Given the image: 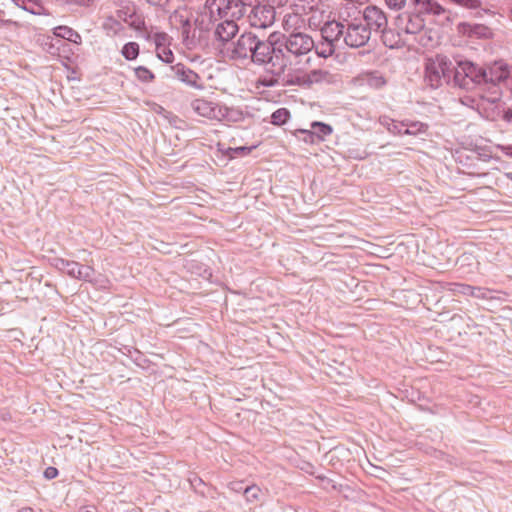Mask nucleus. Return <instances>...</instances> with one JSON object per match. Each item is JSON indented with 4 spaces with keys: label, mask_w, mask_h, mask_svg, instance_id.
Segmentation results:
<instances>
[{
    "label": "nucleus",
    "mask_w": 512,
    "mask_h": 512,
    "mask_svg": "<svg viewBox=\"0 0 512 512\" xmlns=\"http://www.w3.org/2000/svg\"><path fill=\"white\" fill-rule=\"evenodd\" d=\"M53 34L60 39H65L74 44H81L82 38L80 34L68 26H57L53 29Z\"/></svg>",
    "instance_id": "393cba45"
},
{
    "label": "nucleus",
    "mask_w": 512,
    "mask_h": 512,
    "mask_svg": "<svg viewBox=\"0 0 512 512\" xmlns=\"http://www.w3.org/2000/svg\"><path fill=\"white\" fill-rule=\"evenodd\" d=\"M346 1L349 2V3L352 2V0H346Z\"/></svg>",
    "instance_id": "864d4df0"
},
{
    "label": "nucleus",
    "mask_w": 512,
    "mask_h": 512,
    "mask_svg": "<svg viewBox=\"0 0 512 512\" xmlns=\"http://www.w3.org/2000/svg\"><path fill=\"white\" fill-rule=\"evenodd\" d=\"M310 128H332L331 125L321 122V121H313L310 124Z\"/></svg>",
    "instance_id": "c03bdc74"
},
{
    "label": "nucleus",
    "mask_w": 512,
    "mask_h": 512,
    "mask_svg": "<svg viewBox=\"0 0 512 512\" xmlns=\"http://www.w3.org/2000/svg\"><path fill=\"white\" fill-rule=\"evenodd\" d=\"M414 39L424 48H432L438 41L437 32L433 29L427 28L426 25H424V29H422Z\"/></svg>",
    "instance_id": "b1692460"
},
{
    "label": "nucleus",
    "mask_w": 512,
    "mask_h": 512,
    "mask_svg": "<svg viewBox=\"0 0 512 512\" xmlns=\"http://www.w3.org/2000/svg\"><path fill=\"white\" fill-rule=\"evenodd\" d=\"M492 76L498 79L497 88L484 94L482 98L491 104L497 103L502 97V89L505 88L512 93V66L504 63L503 66H496L492 70Z\"/></svg>",
    "instance_id": "0eeeda50"
},
{
    "label": "nucleus",
    "mask_w": 512,
    "mask_h": 512,
    "mask_svg": "<svg viewBox=\"0 0 512 512\" xmlns=\"http://www.w3.org/2000/svg\"><path fill=\"white\" fill-rule=\"evenodd\" d=\"M352 29V23L347 22L346 25H344L341 22L338 21H327L325 24L320 28L321 35L324 41L333 43L337 45V43L340 41L341 37L344 35L343 41L346 43L347 46L352 47V41H350L351 34L350 30Z\"/></svg>",
    "instance_id": "1a4fd4ad"
},
{
    "label": "nucleus",
    "mask_w": 512,
    "mask_h": 512,
    "mask_svg": "<svg viewBox=\"0 0 512 512\" xmlns=\"http://www.w3.org/2000/svg\"><path fill=\"white\" fill-rule=\"evenodd\" d=\"M43 1L44 0H13L16 6L34 15L41 14Z\"/></svg>",
    "instance_id": "a878e982"
},
{
    "label": "nucleus",
    "mask_w": 512,
    "mask_h": 512,
    "mask_svg": "<svg viewBox=\"0 0 512 512\" xmlns=\"http://www.w3.org/2000/svg\"><path fill=\"white\" fill-rule=\"evenodd\" d=\"M328 73L323 70H312L307 76L286 75L283 78L285 85H305L320 82L326 78Z\"/></svg>",
    "instance_id": "6ab92c4d"
},
{
    "label": "nucleus",
    "mask_w": 512,
    "mask_h": 512,
    "mask_svg": "<svg viewBox=\"0 0 512 512\" xmlns=\"http://www.w3.org/2000/svg\"><path fill=\"white\" fill-rule=\"evenodd\" d=\"M242 3L239 0H211L207 8L214 13H218L220 18L228 16L241 17L242 16Z\"/></svg>",
    "instance_id": "2eb2a0df"
},
{
    "label": "nucleus",
    "mask_w": 512,
    "mask_h": 512,
    "mask_svg": "<svg viewBox=\"0 0 512 512\" xmlns=\"http://www.w3.org/2000/svg\"><path fill=\"white\" fill-rule=\"evenodd\" d=\"M243 15H247L250 25L255 28L270 27L275 21V9L269 4L251 5L242 3Z\"/></svg>",
    "instance_id": "423d86ee"
},
{
    "label": "nucleus",
    "mask_w": 512,
    "mask_h": 512,
    "mask_svg": "<svg viewBox=\"0 0 512 512\" xmlns=\"http://www.w3.org/2000/svg\"><path fill=\"white\" fill-rule=\"evenodd\" d=\"M451 290L456 294H462L470 296V292L472 291V286L467 284H453V288Z\"/></svg>",
    "instance_id": "e433bc0d"
},
{
    "label": "nucleus",
    "mask_w": 512,
    "mask_h": 512,
    "mask_svg": "<svg viewBox=\"0 0 512 512\" xmlns=\"http://www.w3.org/2000/svg\"><path fill=\"white\" fill-rule=\"evenodd\" d=\"M166 76L168 78H177L186 85L196 89L203 88L200 76L182 63L171 66Z\"/></svg>",
    "instance_id": "4468645a"
},
{
    "label": "nucleus",
    "mask_w": 512,
    "mask_h": 512,
    "mask_svg": "<svg viewBox=\"0 0 512 512\" xmlns=\"http://www.w3.org/2000/svg\"><path fill=\"white\" fill-rule=\"evenodd\" d=\"M335 46V44L325 41L320 45H315L313 49H315L317 56L327 58L334 53Z\"/></svg>",
    "instance_id": "2f4dec72"
},
{
    "label": "nucleus",
    "mask_w": 512,
    "mask_h": 512,
    "mask_svg": "<svg viewBox=\"0 0 512 512\" xmlns=\"http://www.w3.org/2000/svg\"><path fill=\"white\" fill-rule=\"evenodd\" d=\"M18 512H34V510L31 507H23L19 509Z\"/></svg>",
    "instance_id": "de8ad7c7"
},
{
    "label": "nucleus",
    "mask_w": 512,
    "mask_h": 512,
    "mask_svg": "<svg viewBox=\"0 0 512 512\" xmlns=\"http://www.w3.org/2000/svg\"><path fill=\"white\" fill-rule=\"evenodd\" d=\"M312 15L308 18V24H309V27H313V28H318L320 27V24L322 22V14L323 12L321 11L319 15H316V11L314 12H311Z\"/></svg>",
    "instance_id": "4c0bfd02"
},
{
    "label": "nucleus",
    "mask_w": 512,
    "mask_h": 512,
    "mask_svg": "<svg viewBox=\"0 0 512 512\" xmlns=\"http://www.w3.org/2000/svg\"><path fill=\"white\" fill-rule=\"evenodd\" d=\"M258 144H253L251 146H240V147H229L225 151V155L228 156L229 159H234L236 157L248 155L253 149H255Z\"/></svg>",
    "instance_id": "c756f323"
},
{
    "label": "nucleus",
    "mask_w": 512,
    "mask_h": 512,
    "mask_svg": "<svg viewBox=\"0 0 512 512\" xmlns=\"http://www.w3.org/2000/svg\"><path fill=\"white\" fill-rule=\"evenodd\" d=\"M385 77L377 70L361 71L354 77V85L364 86L367 85L372 89H380L386 85Z\"/></svg>",
    "instance_id": "f3484780"
},
{
    "label": "nucleus",
    "mask_w": 512,
    "mask_h": 512,
    "mask_svg": "<svg viewBox=\"0 0 512 512\" xmlns=\"http://www.w3.org/2000/svg\"><path fill=\"white\" fill-rule=\"evenodd\" d=\"M91 283L94 286H96L97 288H100V289H108L110 287V284H111L109 279L106 278L103 275H99L96 278L92 277V282Z\"/></svg>",
    "instance_id": "f704fd0d"
},
{
    "label": "nucleus",
    "mask_w": 512,
    "mask_h": 512,
    "mask_svg": "<svg viewBox=\"0 0 512 512\" xmlns=\"http://www.w3.org/2000/svg\"><path fill=\"white\" fill-rule=\"evenodd\" d=\"M275 35L271 34L268 38L259 37V43L252 44L248 59L255 65H269L273 75H280L285 70L284 51L281 46H277Z\"/></svg>",
    "instance_id": "f03ea898"
},
{
    "label": "nucleus",
    "mask_w": 512,
    "mask_h": 512,
    "mask_svg": "<svg viewBox=\"0 0 512 512\" xmlns=\"http://www.w3.org/2000/svg\"><path fill=\"white\" fill-rule=\"evenodd\" d=\"M57 476H58V470H57V468H55V467H52V466L47 467V468L45 469V471H44V477H45L46 479L51 480V479L56 478Z\"/></svg>",
    "instance_id": "37998d69"
},
{
    "label": "nucleus",
    "mask_w": 512,
    "mask_h": 512,
    "mask_svg": "<svg viewBox=\"0 0 512 512\" xmlns=\"http://www.w3.org/2000/svg\"><path fill=\"white\" fill-rule=\"evenodd\" d=\"M504 62L496 61L492 65L483 68L478 67L470 61H459L457 67L454 66L453 84L465 90H472L477 85H487L488 92L497 88L498 79L492 76V70L496 66H503Z\"/></svg>",
    "instance_id": "f257e3e1"
},
{
    "label": "nucleus",
    "mask_w": 512,
    "mask_h": 512,
    "mask_svg": "<svg viewBox=\"0 0 512 512\" xmlns=\"http://www.w3.org/2000/svg\"><path fill=\"white\" fill-rule=\"evenodd\" d=\"M317 133L313 130H295L294 135L297 139L310 144L320 143L324 140V136L330 134L333 130H319Z\"/></svg>",
    "instance_id": "412c9836"
},
{
    "label": "nucleus",
    "mask_w": 512,
    "mask_h": 512,
    "mask_svg": "<svg viewBox=\"0 0 512 512\" xmlns=\"http://www.w3.org/2000/svg\"><path fill=\"white\" fill-rule=\"evenodd\" d=\"M368 0H354V3H359V4H363L365 2H367Z\"/></svg>",
    "instance_id": "09e8293b"
},
{
    "label": "nucleus",
    "mask_w": 512,
    "mask_h": 512,
    "mask_svg": "<svg viewBox=\"0 0 512 512\" xmlns=\"http://www.w3.org/2000/svg\"><path fill=\"white\" fill-rule=\"evenodd\" d=\"M380 60L377 52L371 49H361L354 52V62L357 66L362 65H375Z\"/></svg>",
    "instance_id": "5701e85b"
},
{
    "label": "nucleus",
    "mask_w": 512,
    "mask_h": 512,
    "mask_svg": "<svg viewBox=\"0 0 512 512\" xmlns=\"http://www.w3.org/2000/svg\"><path fill=\"white\" fill-rule=\"evenodd\" d=\"M453 71L454 65L448 57L436 55L426 61L424 80L431 88H438L453 82Z\"/></svg>",
    "instance_id": "39448f33"
},
{
    "label": "nucleus",
    "mask_w": 512,
    "mask_h": 512,
    "mask_svg": "<svg viewBox=\"0 0 512 512\" xmlns=\"http://www.w3.org/2000/svg\"><path fill=\"white\" fill-rule=\"evenodd\" d=\"M503 118L509 124H512V108H509L504 112Z\"/></svg>",
    "instance_id": "a18cd8bd"
},
{
    "label": "nucleus",
    "mask_w": 512,
    "mask_h": 512,
    "mask_svg": "<svg viewBox=\"0 0 512 512\" xmlns=\"http://www.w3.org/2000/svg\"><path fill=\"white\" fill-rule=\"evenodd\" d=\"M385 2L390 9L399 10L405 5L406 0H385Z\"/></svg>",
    "instance_id": "79ce46f5"
},
{
    "label": "nucleus",
    "mask_w": 512,
    "mask_h": 512,
    "mask_svg": "<svg viewBox=\"0 0 512 512\" xmlns=\"http://www.w3.org/2000/svg\"><path fill=\"white\" fill-rule=\"evenodd\" d=\"M491 293L492 291L490 289L472 286L470 296L478 299H489L491 298Z\"/></svg>",
    "instance_id": "473e14b6"
},
{
    "label": "nucleus",
    "mask_w": 512,
    "mask_h": 512,
    "mask_svg": "<svg viewBox=\"0 0 512 512\" xmlns=\"http://www.w3.org/2000/svg\"><path fill=\"white\" fill-rule=\"evenodd\" d=\"M139 51V44L131 41L124 44L121 50V54L126 60L132 61L138 57Z\"/></svg>",
    "instance_id": "c85d7f7f"
},
{
    "label": "nucleus",
    "mask_w": 512,
    "mask_h": 512,
    "mask_svg": "<svg viewBox=\"0 0 512 512\" xmlns=\"http://www.w3.org/2000/svg\"><path fill=\"white\" fill-rule=\"evenodd\" d=\"M192 106L200 116L208 119L221 120L225 115L222 107L204 99H196Z\"/></svg>",
    "instance_id": "a211bd4d"
},
{
    "label": "nucleus",
    "mask_w": 512,
    "mask_h": 512,
    "mask_svg": "<svg viewBox=\"0 0 512 512\" xmlns=\"http://www.w3.org/2000/svg\"><path fill=\"white\" fill-rule=\"evenodd\" d=\"M190 15L191 12L187 8H181L175 10L170 16V20L176 25H179L183 43L187 46L195 45L196 43L195 30L192 28Z\"/></svg>",
    "instance_id": "9b49d317"
},
{
    "label": "nucleus",
    "mask_w": 512,
    "mask_h": 512,
    "mask_svg": "<svg viewBox=\"0 0 512 512\" xmlns=\"http://www.w3.org/2000/svg\"><path fill=\"white\" fill-rule=\"evenodd\" d=\"M372 31L362 21L354 22V48L365 45L370 37Z\"/></svg>",
    "instance_id": "4be33fe9"
},
{
    "label": "nucleus",
    "mask_w": 512,
    "mask_h": 512,
    "mask_svg": "<svg viewBox=\"0 0 512 512\" xmlns=\"http://www.w3.org/2000/svg\"><path fill=\"white\" fill-rule=\"evenodd\" d=\"M157 56L161 61L168 64L172 63L174 60V55L172 51L168 48H163L161 51H158Z\"/></svg>",
    "instance_id": "c9c22d12"
},
{
    "label": "nucleus",
    "mask_w": 512,
    "mask_h": 512,
    "mask_svg": "<svg viewBox=\"0 0 512 512\" xmlns=\"http://www.w3.org/2000/svg\"><path fill=\"white\" fill-rule=\"evenodd\" d=\"M136 78L142 83H151L155 79V74L145 66L134 68Z\"/></svg>",
    "instance_id": "7c9ffc66"
},
{
    "label": "nucleus",
    "mask_w": 512,
    "mask_h": 512,
    "mask_svg": "<svg viewBox=\"0 0 512 512\" xmlns=\"http://www.w3.org/2000/svg\"><path fill=\"white\" fill-rule=\"evenodd\" d=\"M277 46H281L284 51L285 68L291 65L293 60L299 63L300 58L308 55L315 47L314 40L308 34L303 32H291L283 35V41L276 40Z\"/></svg>",
    "instance_id": "20e7f679"
},
{
    "label": "nucleus",
    "mask_w": 512,
    "mask_h": 512,
    "mask_svg": "<svg viewBox=\"0 0 512 512\" xmlns=\"http://www.w3.org/2000/svg\"><path fill=\"white\" fill-rule=\"evenodd\" d=\"M53 265L56 269L69 277L85 282H92V276L95 274V270L92 266H84L76 261L63 258H55Z\"/></svg>",
    "instance_id": "6e6552de"
},
{
    "label": "nucleus",
    "mask_w": 512,
    "mask_h": 512,
    "mask_svg": "<svg viewBox=\"0 0 512 512\" xmlns=\"http://www.w3.org/2000/svg\"><path fill=\"white\" fill-rule=\"evenodd\" d=\"M290 118V111L287 108H279L270 116V123L275 126H282L287 123Z\"/></svg>",
    "instance_id": "cd10ccee"
},
{
    "label": "nucleus",
    "mask_w": 512,
    "mask_h": 512,
    "mask_svg": "<svg viewBox=\"0 0 512 512\" xmlns=\"http://www.w3.org/2000/svg\"><path fill=\"white\" fill-rule=\"evenodd\" d=\"M503 151L505 152L506 155H511L512 156V146H505V147H502Z\"/></svg>",
    "instance_id": "49530a36"
},
{
    "label": "nucleus",
    "mask_w": 512,
    "mask_h": 512,
    "mask_svg": "<svg viewBox=\"0 0 512 512\" xmlns=\"http://www.w3.org/2000/svg\"><path fill=\"white\" fill-rule=\"evenodd\" d=\"M212 15L213 13L209 10V12L199 14L194 20L196 40L199 42L207 41L209 39L208 34L213 33L216 20H213Z\"/></svg>",
    "instance_id": "dca6fc26"
},
{
    "label": "nucleus",
    "mask_w": 512,
    "mask_h": 512,
    "mask_svg": "<svg viewBox=\"0 0 512 512\" xmlns=\"http://www.w3.org/2000/svg\"><path fill=\"white\" fill-rule=\"evenodd\" d=\"M258 82H259L260 85H262L264 87H273V86H275L278 83V80L274 76H272V77H261V78H259Z\"/></svg>",
    "instance_id": "ea45409f"
},
{
    "label": "nucleus",
    "mask_w": 512,
    "mask_h": 512,
    "mask_svg": "<svg viewBox=\"0 0 512 512\" xmlns=\"http://www.w3.org/2000/svg\"><path fill=\"white\" fill-rule=\"evenodd\" d=\"M362 21L373 32H380L388 25L387 16L376 6H367L363 11L354 13V22Z\"/></svg>",
    "instance_id": "9d476101"
},
{
    "label": "nucleus",
    "mask_w": 512,
    "mask_h": 512,
    "mask_svg": "<svg viewBox=\"0 0 512 512\" xmlns=\"http://www.w3.org/2000/svg\"><path fill=\"white\" fill-rule=\"evenodd\" d=\"M243 494L246 502L251 504L259 502L263 495L261 488L256 484L245 487Z\"/></svg>",
    "instance_id": "bb28decb"
},
{
    "label": "nucleus",
    "mask_w": 512,
    "mask_h": 512,
    "mask_svg": "<svg viewBox=\"0 0 512 512\" xmlns=\"http://www.w3.org/2000/svg\"><path fill=\"white\" fill-rule=\"evenodd\" d=\"M455 3L468 8V9H477L480 7L481 3L479 0H454Z\"/></svg>",
    "instance_id": "58836bf2"
},
{
    "label": "nucleus",
    "mask_w": 512,
    "mask_h": 512,
    "mask_svg": "<svg viewBox=\"0 0 512 512\" xmlns=\"http://www.w3.org/2000/svg\"><path fill=\"white\" fill-rule=\"evenodd\" d=\"M355 288L359 289L360 288V284H356Z\"/></svg>",
    "instance_id": "603ef678"
},
{
    "label": "nucleus",
    "mask_w": 512,
    "mask_h": 512,
    "mask_svg": "<svg viewBox=\"0 0 512 512\" xmlns=\"http://www.w3.org/2000/svg\"><path fill=\"white\" fill-rule=\"evenodd\" d=\"M239 27L233 20H221L216 22L212 33L213 44L218 48H224L237 35Z\"/></svg>",
    "instance_id": "f8f14e48"
},
{
    "label": "nucleus",
    "mask_w": 512,
    "mask_h": 512,
    "mask_svg": "<svg viewBox=\"0 0 512 512\" xmlns=\"http://www.w3.org/2000/svg\"><path fill=\"white\" fill-rule=\"evenodd\" d=\"M303 3L302 9L305 13H307V10L309 12L319 11V4L322 0H299Z\"/></svg>",
    "instance_id": "72a5a7b5"
},
{
    "label": "nucleus",
    "mask_w": 512,
    "mask_h": 512,
    "mask_svg": "<svg viewBox=\"0 0 512 512\" xmlns=\"http://www.w3.org/2000/svg\"><path fill=\"white\" fill-rule=\"evenodd\" d=\"M382 33V42L383 44L390 49H399L405 46L406 41L403 38L402 31L396 29L394 26L385 27L380 31Z\"/></svg>",
    "instance_id": "aec40b11"
},
{
    "label": "nucleus",
    "mask_w": 512,
    "mask_h": 512,
    "mask_svg": "<svg viewBox=\"0 0 512 512\" xmlns=\"http://www.w3.org/2000/svg\"><path fill=\"white\" fill-rule=\"evenodd\" d=\"M259 37L260 36L251 31L242 33L238 39L231 44V58L234 60L248 59V55H250V49H252L253 46L252 44H258Z\"/></svg>",
    "instance_id": "ddd939ff"
},
{
    "label": "nucleus",
    "mask_w": 512,
    "mask_h": 512,
    "mask_svg": "<svg viewBox=\"0 0 512 512\" xmlns=\"http://www.w3.org/2000/svg\"><path fill=\"white\" fill-rule=\"evenodd\" d=\"M417 12H405L397 15L394 18L393 26L402 31L403 34L416 36L422 29H424L425 20L422 16L423 13H430L440 15L444 9L440 4L433 0H413Z\"/></svg>",
    "instance_id": "7ed1b4c3"
},
{
    "label": "nucleus",
    "mask_w": 512,
    "mask_h": 512,
    "mask_svg": "<svg viewBox=\"0 0 512 512\" xmlns=\"http://www.w3.org/2000/svg\"><path fill=\"white\" fill-rule=\"evenodd\" d=\"M228 488L235 493H243L245 489L242 481H232L228 484Z\"/></svg>",
    "instance_id": "a19ab883"
},
{
    "label": "nucleus",
    "mask_w": 512,
    "mask_h": 512,
    "mask_svg": "<svg viewBox=\"0 0 512 512\" xmlns=\"http://www.w3.org/2000/svg\"><path fill=\"white\" fill-rule=\"evenodd\" d=\"M210 2H211V0H207V1H206L205 6L207 7V5H208Z\"/></svg>",
    "instance_id": "3c124183"
},
{
    "label": "nucleus",
    "mask_w": 512,
    "mask_h": 512,
    "mask_svg": "<svg viewBox=\"0 0 512 512\" xmlns=\"http://www.w3.org/2000/svg\"><path fill=\"white\" fill-rule=\"evenodd\" d=\"M405 134H415V133H414V132H412V130L406 129V130H405Z\"/></svg>",
    "instance_id": "8fccbe9b"
}]
</instances>
